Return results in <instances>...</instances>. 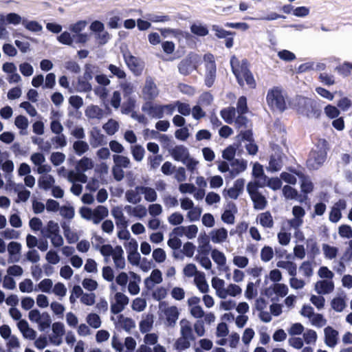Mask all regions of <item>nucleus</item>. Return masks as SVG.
I'll list each match as a JSON object with an SVG mask.
<instances>
[{
  "mask_svg": "<svg viewBox=\"0 0 352 352\" xmlns=\"http://www.w3.org/2000/svg\"><path fill=\"white\" fill-rule=\"evenodd\" d=\"M230 64L232 72L237 78L239 85L243 86L245 82L246 85L250 87H255L256 82L254 78L248 68L246 61H243L240 63L239 60L236 57L233 56L230 60Z\"/></svg>",
  "mask_w": 352,
  "mask_h": 352,
  "instance_id": "f257e3e1",
  "label": "nucleus"
},
{
  "mask_svg": "<svg viewBox=\"0 0 352 352\" xmlns=\"http://www.w3.org/2000/svg\"><path fill=\"white\" fill-rule=\"evenodd\" d=\"M100 252L104 257L106 261L111 257L116 268L124 269L126 262L124 257V250L120 245L113 247L109 244L102 245L100 248Z\"/></svg>",
  "mask_w": 352,
  "mask_h": 352,
  "instance_id": "f03ea898",
  "label": "nucleus"
},
{
  "mask_svg": "<svg viewBox=\"0 0 352 352\" xmlns=\"http://www.w3.org/2000/svg\"><path fill=\"white\" fill-rule=\"evenodd\" d=\"M266 102L272 111L283 112L287 109L285 96L279 87H274L268 90Z\"/></svg>",
  "mask_w": 352,
  "mask_h": 352,
  "instance_id": "7ed1b4c3",
  "label": "nucleus"
},
{
  "mask_svg": "<svg viewBox=\"0 0 352 352\" xmlns=\"http://www.w3.org/2000/svg\"><path fill=\"white\" fill-rule=\"evenodd\" d=\"M159 319L162 320L165 326L175 327L179 316V311L176 306H169L165 302L159 304Z\"/></svg>",
  "mask_w": 352,
  "mask_h": 352,
  "instance_id": "20e7f679",
  "label": "nucleus"
},
{
  "mask_svg": "<svg viewBox=\"0 0 352 352\" xmlns=\"http://www.w3.org/2000/svg\"><path fill=\"white\" fill-rule=\"evenodd\" d=\"M327 151L325 142L323 141L321 146H317L310 152L307 164L311 169H318L325 161Z\"/></svg>",
  "mask_w": 352,
  "mask_h": 352,
  "instance_id": "39448f33",
  "label": "nucleus"
},
{
  "mask_svg": "<svg viewBox=\"0 0 352 352\" xmlns=\"http://www.w3.org/2000/svg\"><path fill=\"white\" fill-rule=\"evenodd\" d=\"M200 62L201 57L198 54H190L179 63V71L183 75H188L197 69Z\"/></svg>",
  "mask_w": 352,
  "mask_h": 352,
  "instance_id": "423d86ee",
  "label": "nucleus"
},
{
  "mask_svg": "<svg viewBox=\"0 0 352 352\" xmlns=\"http://www.w3.org/2000/svg\"><path fill=\"white\" fill-rule=\"evenodd\" d=\"M258 188L260 186L258 182H250L247 185V190L254 204L255 208L262 210L265 207L267 201L265 197L258 192Z\"/></svg>",
  "mask_w": 352,
  "mask_h": 352,
  "instance_id": "0eeeda50",
  "label": "nucleus"
},
{
  "mask_svg": "<svg viewBox=\"0 0 352 352\" xmlns=\"http://www.w3.org/2000/svg\"><path fill=\"white\" fill-rule=\"evenodd\" d=\"M29 320L38 324L40 331H44L51 324L50 316L47 313H41L39 310L34 309L28 314Z\"/></svg>",
  "mask_w": 352,
  "mask_h": 352,
  "instance_id": "6e6552de",
  "label": "nucleus"
},
{
  "mask_svg": "<svg viewBox=\"0 0 352 352\" xmlns=\"http://www.w3.org/2000/svg\"><path fill=\"white\" fill-rule=\"evenodd\" d=\"M204 60L206 68L205 82L208 87H210L213 85L216 77V65L214 56L210 54H206L204 56Z\"/></svg>",
  "mask_w": 352,
  "mask_h": 352,
  "instance_id": "1a4fd4ad",
  "label": "nucleus"
},
{
  "mask_svg": "<svg viewBox=\"0 0 352 352\" xmlns=\"http://www.w3.org/2000/svg\"><path fill=\"white\" fill-rule=\"evenodd\" d=\"M129 297L120 292H117L111 301V311L117 314L122 311L125 307L129 304Z\"/></svg>",
  "mask_w": 352,
  "mask_h": 352,
  "instance_id": "9d476101",
  "label": "nucleus"
},
{
  "mask_svg": "<svg viewBox=\"0 0 352 352\" xmlns=\"http://www.w3.org/2000/svg\"><path fill=\"white\" fill-rule=\"evenodd\" d=\"M288 292L289 288L285 284L277 283H274L269 287L266 288L265 290V294L272 300H277V298L274 297V295L277 298H283L288 294Z\"/></svg>",
  "mask_w": 352,
  "mask_h": 352,
  "instance_id": "9b49d317",
  "label": "nucleus"
},
{
  "mask_svg": "<svg viewBox=\"0 0 352 352\" xmlns=\"http://www.w3.org/2000/svg\"><path fill=\"white\" fill-rule=\"evenodd\" d=\"M52 331L49 337L50 343L54 346H60L63 343V336L65 333L64 324L60 322L53 323Z\"/></svg>",
  "mask_w": 352,
  "mask_h": 352,
  "instance_id": "f8f14e48",
  "label": "nucleus"
},
{
  "mask_svg": "<svg viewBox=\"0 0 352 352\" xmlns=\"http://www.w3.org/2000/svg\"><path fill=\"white\" fill-rule=\"evenodd\" d=\"M163 281L162 273L159 269H154L149 276L144 280V284L146 289L152 290L156 285H160Z\"/></svg>",
  "mask_w": 352,
  "mask_h": 352,
  "instance_id": "ddd939ff",
  "label": "nucleus"
},
{
  "mask_svg": "<svg viewBox=\"0 0 352 352\" xmlns=\"http://www.w3.org/2000/svg\"><path fill=\"white\" fill-rule=\"evenodd\" d=\"M126 64L129 68L135 74L139 75L143 69V63L138 58L132 56L129 52L124 54Z\"/></svg>",
  "mask_w": 352,
  "mask_h": 352,
  "instance_id": "4468645a",
  "label": "nucleus"
},
{
  "mask_svg": "<svg viewBox=\"0 0 352 352\" xmlns=\"http://www.w3.org/2000/svg\"><path fill=\"white\" fill-rule=\"evenodd\" d=\"M335 285L333 280H320L316 282L314 290L318 294L327 295L334 290Z\"/></svg>",
  "mask_w": 352,
  "mask_h": 352,
  "instance_id": "2eb2a0df",
  "label": "nucleus"
},
{
  "mask_svg": "<svg viewBox=\"0 0 352 352\" xmlns=\"http://www.w3.org/2000/svg\"><path fill=\"white\" fill-rule=\"evenodd\" d=\"M211 257L220 271L228 272L230 270L229 267L226 265V256L223 252L214 249L211 251Z\"/></svg>",
  "mask_w": 352,
  "mask_h": 352,
  "instance_id": "dca6fc26",
  "label": "nucleus"
},
{
  "mask_svg": "<svg viewBox=\"0 0 352 352\" xmlns=\"http://www.w3.org/2000/svg\"><path fill=\"white\" fill-rule=\"evenodd\" d=\"M324 343L330 348H334L338 344L339 333L332 327L328 326L324 329Z\"/></svg>",
  "mask_w": 352,
  "mask_h": 352,
  "instance_id": "f3484780",
  "label": "nucleus"
},
{
  "mask_svg": "<svg viewBox=\"0 0 352 352\" xmlns=\"http://www.w3.org/2000/svg\"><path fill=\"white\" fill-rule=\"evenodd\" d=\"M346 208L345 200L340 199L334 204L329 213V220L333 223H337L342 217V211Z\"/></svg>",
  "mask_w": 352,
  "mask_h": 352,
  "instance_id": "a211bd4d",
  "label": "nucleus"
},
{
  "mask_svg": "<svg viewBox=\"0 0 352 352\" xmlns=\"http://www.w3.org/2000/svg\"><path fill=\"white\" fill-rule=\"evenodd\" d=\"M17 327L25 339L34 340L36 338V331L31 328L25 320L17 322Z\"/></svg>",
  "mask_w": 352,
  "mask_h": 352,
  "instance_id": "6ab92c4d",
  "label": "nucleus"
},
{
  "mask_svg": "<svg viewBox=\"0 0 352 352\" xmlns=\"http://www.w3.org/2000/svg\"><path fill=\"white\" fill-rule=\"evenodd\" d=\"M171 157L183 163L190 155L188 149L183 145H177L169 151Z\"/></svg>",
  "mask_w": 352,
  "mask_h": 352,
  "instance_id": "aec40b11",
  "label": "nucleus"
},
{
  "mask_svg": "<svg viewBox=\"0 0 352 352\" xmlns=\"http://www.w3.org/2000/svg\"><path fill=\"white\" fill-rule=\"evenodd\" d=\"M122 206H115L111 209V215L116 220V224L118 228H126L128 226V221L123 213Z\"/></svg>",
  "mask_w": 352,
  "mask_h": 352,
  "instance_id": "412c9836",
  "label": "nucleus"
},
{
  "mask_svg": "<svg viewBox=\"0 0 352 352\" xmlns=\"http://www.w3.org/2000/svg\"><path fill=\"white\" fill-rule=\"evenodd\" d=\"M237 208L234 204H228L221 214V220L226 224L232 225L235 222V214Z\"/></svg>",
  "mask_w": 352,
  "mask_h": 352,
  "instance_id": "4be33fe9",
  "label": "nucleus"
},
{
  "mask_svg": "<svg viewBox=\"0 0 352 352\" xmlns=\"http://www.w3.org/2000/svg\"><path fill=\"white\" fill-rule=\"evenodd\" d=\"M298 177L300 179V186L301 192L305 196L311 193L314 189V185L311 179L305 176L302 172L296 173Z\"/></svg>",
  "mask_w": 352,
  "mask_h": 352,
  "instance_id": "5701e85b",
  "label": "nucleus"
},
{
  "mask_svg": "<svg viewBox=\"0 0 352 352\" xmlns=\"http://www.w3.org/2000/svg\"><path fill=\"white\" fill-rule=\"evenodd\" d=\"M130 279L127 286L128 292L131 295H137L140 292L141 277L133 272H129Z\"/></svg>",
  "mask_w": 352,
  "mask_h": 352,
  "instance_id": "b1692460",
  "label": "nucleus"
},
{
  "mask_svg": "<svg viewBox=\"0 0 352 352\" xmlns=\"http://www.w3.org/2000/svg\"><path fill=\"white\" fill-rule=\"evenodd\" d=\"M124 210L129 216L134 217L140 219L144 218L147 215L146 208L144 206L140 204L135 206L126 205L124 206Z\"/></svg>",
  "mask_w": 352,
  "mask_h": 352,
  "instance_id": "393cba45",
  "label": "nucleus"
},
{
  "mask_svg": "<svg viewBox=\"0 0 352 352\" xmlns=\"http://www.w3.org/2000/svg\"><path fill=\"white\" fill-rule=\"evenodd\" d=\"M62 114L59 111H52L50 116V129L55 134L62 133L63 126L60 123Z\"/></svg>",
  "mask_w": 352,
  "mask_h": 352,
  "instance_id": "a878e982",
  "label": "nucleus"
},
{
  "mask_svg": "<svg viewBox=\"0 0 352 352\" xmlns=\"http://www.w3.org/2000/svg\"><path fill=\"white\" fill-rule=\"evenodd\" d=\"M210 236L213 243H223L228 239V232L225 228H219L212 230Z\"/></svg>",
  "mask_w": 352,
  "mask_h": 352,
  "instance_id": "bb28decb",
  "label": "nucleus"
},
{
  "mask_svg": "<svg viewBox=\"0 0 352 352\" xmlns=\"http://www.w3.org/2000/svg\"><path fill=\"white\" fill-rule=\"evenodd\" d=\"M241 293L242 289L240 286L234 283H230L227 287L225 286L218 297L221 299H226L228 296L236 297L241 295Z\"/></svg>",
  "mask_w": 352,
  "mask_h": 352,
  "instance_id": "cd10ccee",
  "label": "nucleus"
},
{
  "mask_svg": "<svg viewBox=\"0 0 352 352\" xmlns=\"http://www.w3.org/2000/svg\"><path fill=\"white\" fill-rule=\"evenodd\" d=\"M241 293L242 289L240 286L234 283H230L227 287L225 286L218 297L221 299H226L228 296L236 297L241 295Z\"/></svg>",
  "mask_w": 352,
  "mask_h": 352,
  "instance_id": "c85d7f7f",
  "label": "nucleus"
},
{
  "mask_svg": "<svg viewBox=\"0 0 352 352\" xmlns=\"http://www.w3.org/2000/svg\"><path fill=\"white\" fill-rule=\"evenodd\" d=\"M254 182H258L260 188L267 186L273 190H277L282 186L281 179L278 177H268L267 176H265L263 181L256 180Z\"/></svg>",
  "mask_w": 352,
  "mask_h": 352,
  "instance_id": "c756f323",
  "label": "nucleus"
},
{
  "mask_svg": "<svg viewBox=\"0 0 352 352\" xmlns=\"http://www.w3.org/2000/svg\"><path fill=\"white\" fill-rule=\"evenodd\" d=\"M142 94L145 99L152 100L158 96L159 91L155 84L151 80H147L143 88Z\"/></svg>",
  "mask_w": 352,
  "mask_h": 352,
  "instance_id": "7c9ffc66",
  "label": "nucleus"
},
{
  "mask_svg": "<svg viewBox=\"0 0 352 352\" xmlns=\"http://www.w3.org/2000/svg\"><path fill=\"white\" fill-rule=\"evenodd\" d=\"M21 245L15 241L10 242L8 245L9 259L11 262H18L20 258Z\"/></svg>",
  "mask_w": 352,
  "mask_h": 352,
  "instance_id": "2f4dec72",
  "label": "nucleus"
},
{
  "mask_svg": "<svg viewBox=\"0 0 352 352\" xmlns=\"http://www.w3.org/2000/svg\"><path fill=\"white\" fill-rule=\"evenodd\" d=\"M194 283L200 292L203 294L208 292L210 288L204 272H200L194 277Z\"/></svg>",
  "mask_w": 352,
  "mask_h": 352,
  "instance_id": "473e14b6",
  "label": "nucleus"
},
{
  "mask_svg": "<svg viewBox=\"0 0 352 352\" xmlns=\"http://www.w3.org/2000/svg\"><path fill=\"white\" fill-rule=\"evenodd\" d=\"M109 214L107 208L104 206H98L96 208L92 209V222L98 224L103 219Z\"/></svg>",
  "mask_w": 352,
  "mask_h": 352,
  "instance_id": "72a5a7b5",
  "label": "nucleus"
},
{
  "mask_svg": "<svg viewBox=\"0 0 352 352\" xmlns=\"http://www.w3.org/2000/svg\"><path fill=\"white\" fill-rule=\"evenodd\" d=\"M54 184L55 179L50 174L41 175L38 179V187L45 190L51 189L54 186Z\"/></svg>",
  "mask_w": 352,
  "mask_h": 352,
  "instance_id": "f704fd0d",
  "label": "nucleus"
},
{
  "mask_svg": "<svg viewBox=\"0 0 352 352\" xmlns=\"http://www.w3.org/2000/svg\"><path fill=\"white\" fill-rule=\"evenodd\" d=\"M117 324L127 332H130L135 327V321L130 318L124 317L123 315L118 316Z\"/></svg>",
  "mask_w": 352,
  "mask_h": 352,
  "instance_id": "c9c22d12",
  "label": "nucleus"
},
{
  "mask_svg": "<svg viewBox=\"0 0 352 352\" xmlns=\"http://www.w3.org/2000/svg\"><path fill=\"white\" fill-rule=\"evenodd\" d=\"M4 17L5 23L6 25H12L14 26L23 25L25 20V17L15 12H10L4 14Z\"/></svg>",
  "mask_w": 352,
  "mask_h": 352,
  "instance_id": "e433bc0d",
  "label": "nucleus"
},
{
  "mask_svg": "<svg viewBox=\"0 0 352 352\" xmlns=\"http://www.w3.org/2000/svg\"><path fill=\"white\" fill-rule=\"evenodd\" d=\"M256 221L265 228H272L274 226L273 217L270 212L259 214L256 217Z\"/></svg>",
  "mask_w": 352,
  "mask_h": 352,
  "instance_id": "4c0bfd02",
  "label": "nucleus"
},
{
  "mask_svg": "<svg viewBox=\"0 0 352 352\" xmlns=\"http://www.w3.org/2000/svg\"><path fill=\"white\" fill-rule=\"evenodd\" d=\"M0 167L3 173L4 177H10L13 175L14 170V164L10 159H0Z\"/></svg>",
  "mask_w": 352,
  "mask_h": 352,
  "instance_id": "58836bf2",
  "label": "nucleus"
},
{
  "mask_svg": "<svg viewBox=\"0 0 352 352\" xmlns=\"http://www.w3.org/2000/svg\"><path fill=\"white\" fill-rule=\"evenodd\" d=\"M276 266L279 268L287 270L291 276H295L296 275L297 265L292 261L280 260L276 263Z\"/></svg>",
  "mask_w": 352,
  "mask_h": 352,
  "instance_id": "ea45409f",
  "label": "nucleus"
},
{
  "mask_svg": "<svg viewBox=\"0 0 352 352\" xmlns=\"http://www.w3.org/2000/svg\"><path fill=\"white\" fill-rule=\"evenodd\" d=\"M232 170L230 173L235 177L239 173L245 171L248 167V162L244 160H235L231 164Z\"/></svg>",
  "mask_w": 352,
  "mask_h": 352,
  "instance_id": "a19ab883",
  "label": "nucleus"
},
{
  "mask_svg": "<svg viewBox=\"0 0 352 352\" xmlns=\"http://www.w3.org/2000/svg\"><path fill=\"white\" fill-rule=\"evenodd\" d=\"M153 326V316L151 314H147L146 316L143 317L142 320L140 322V331L142 333H148L152 329Z\"/></svg>",
  "mask_w": 352,
  "mask_h": 352,
  "instance_id": "79ce46f5",
  "label": "nucleus"
},
{
  "mask_svg": "<svg viewBox=\"0 0 352 352\" xmlns=\"http://www.w3.org/2000/svg\"><path fill=\"white\" fill-rule=\"evenodd\" d=\"M190 32L198 36H206L208 34V27L201 22H195L190 25Z\"/></svg>",
  "mask_w": 352,
  "mask_h": 352,
  "instance_id": "37998d69",
  "label": "nucleus"
},
{
  "mask_svg": "<svg viewBox=\"0 0 352 352\" xmlns=\"http://www.w3.org/2000/svg\"><path fill=\"white\" fill-rule=\"evenodd\" d=\"M282 167V155L280 154L272 155L270 157L269 166L267 169L271 172H276Z\"/></svg>",
  "mask_w": 352,
  "mask_h": 352,
  "instance_id": "c03bdc74",
  "label": "nucleus"
},
{
  "mask_svg": "<svg viewBox=\"0 0 352 352\" xmlns=\"http://www.w3.org/2000/svg\"><path fill=\"white\" fill-rule=\"evenodd\" d=\"M141 194L140 190L138 189V186L135 189L127 190L125 193V198L128 202L137 204L142 200Z\"/></svg>",
  "mask_w": 352,
  "mask_h": 352,
  "instance_id": "a18cd8bd",
  "label": "nucleus"
},
{
  "mask_svg": "<svg viewBox=\"0 0 352 352\" xmlns=\"http://www.w3.org/2000/svg\"><path fill=\"white\" fill-rule=\"evenodd\" d=\"M67 180L71 183H76L79 182L81 183H86L87 182V177L81 171L71 170L67 174Z\"/></svg>",
  "mask_w": 352,
  "mask_h": 352,
  "instance_id": "49530a36",
  "label": "nucleus"
},
{
  "mask_svg": "<svg viewBox=\"0 0 352 352\" xmlns=\"http://www.w3.org/2000/svg\"><path fill=\"white\" fill-rule=\"evenodd\" d=\"M331 306L337 312L342 311L346 306V296H339L334 297L331 302Z\"/></svg>",
  "mask_w": 352,
  "mask_h": 352,
  "instance_id": "de8ad7c7",
  "label": "nucleus"
},
{
  "mask_svg": "<svg viewBox=\"0 0 352 352\" xmlns=\"http://www.w3.org/2000/svg\"><path fill=\"white\" fill-rule=\"evenodd\" d=\"M85 116L91 119H101L103 116V111L96 105H90L85 110Z\"/></svg>",
  "mask_w": 352,
  "mask_h": 352,
  "instance_id": "09e8293b",
  "label": "nucleus"
},
{
  "mask_svg": "<svg viewBox=\"0 0 352 352\" xmlns=\"http://www.w3.org/2000/svg\"><path fill=\"white\" fill-rule=\"evenodd\" d=\"M138 189L144 195L146 201L154 202L157 200V195L155 189L146 186H138Z\"/></svg>",
  "mask_w": 352,
  "mask_h": 352,
  "instance_id": "8fccbe9b",
  "label": "nucleus"
},
{
  "mask_svg": "<svg viewBox=\"0 0 352 352\" xmlns=\"http://www.w3.org/2000/svg\"><path fill=\"white\" fill-rule=\"evenodd\" d=\"M63 229L64 236L66 238V240L68 242V243L72 244L78 241L79 235L75 230H73L69 226H63Z\"/></svg>",
  "mask_w": 352,
  "mask_h": 352,
  "instance_id": "3c124183",
  "label": "nucleus"
},
{
  "mask_svg": "<svg viewBox=\"0 0 352 352\" xmlns=\"http://www.w3.org/2000/svg\"><path fill=\"white\" fill-rule=\"evenodd\" d=\"M93 167V160L89 157H84L77 162L76 170L83 173L92 169Z\"/></svg>",
  "mask_w": 352,
  "mask_h": 352,
  "instance_id": "603ef678",
  "label": "nucleus"
},
{
  "mask_svg": "<svg viewBox=\"0 0 352 352\" xmlns=\"http://www.w3.org/2000/svg\"><path fill=\"white\" fill-rule=\"evenodd\" d=\"M41 232L45 236L48 238L49 235H54L60 232L59 226L58 223L50 221L46 227L41 230Z\"/></svg>",
  "mask_w": 352,
  "mask_h": 352,
  "instance_id": "864d4df0",
  "label": "nucleus"
},
{
  "mask_svg": "<svg viewBox=\"0 0 352 352\" xmlns=\"http://www.w3.org/2000/svg\"><path fill=\"white\" fill-rule=\"evenodd\" d=\"M322 252L327 259L332 260L337 257L339 249L337 247L329 244L322 245Z\"/></svg>",
  "mask_w": 352,
  "mask_h": 352,
  "instance_id": "5fc2aeb1",
  "label": "nucleus"
},
{
  "mask_svg": "<svg viewBox=\"0 0 352 352\" xmlns=\"http://www.w3.org/2000/svg\"><path fill=\"white\" fill-rule=\"evenodd\" d=\"M113 160L115 165L124 168H130L131 164L130 159L122 155H113Z\"/></svg>",
  "mask_w": 352,
  "mask_h": 352,
  "instance_id": "6e6d98bb",
  "label": "nucleus"
},
{
  "mask_svg": "<svg viewBox=\"0 0 352 352\" xmlns=\"http://www.w3.org/2000/svg\"><path fill=\"white\" fill-rule=\"evenodd\" d=\"M23 27L28 31L32 32H40L43 30V26L36 21H30L27 18H25Z\"/></svg>",
  "mask_w": 352,
  "mask_h": 352,
  "instance_id": "4d7b16f0",
  "label": "nucleus"
},
{
  "mask_svg": "<svg viewBox=\"0 0 352 352\" xmlns=\"http://www.w3.org/2000/svg\"><path fill=\"white\" fill-rule=\"evenodd\" d=\"M88 23L85 20H80L74 23H72L69 26V31L74 34V35H77L80 34L87 27Z\"/></svg>",
  "mask_w": 352,
  "mask_h": 352,
  "instance_id": "13d9d810",
  "label": "nucleus"
},
{
  "mask_svg": "<svg viewBox=\"0 0 352 352\" xmlns=\"http://www.w3.org/2000/svg\"><path fill=\"white\" fill-rule=\"evenodd\" d=\"M131 153L136 162H141L144 157L145 150L141 145H133L131 146Z\"/></svg>",
  "mask_w": 352,
  "mask_h": 352,
  "instance_id": "bf43d9fd",
  "label": "nucleus"
},
{
  "mask_svg": "<svg viewBox=\"0 0 352 352\" xmlns=\"http://www.w3.org/2000/svg\"><path fill=\"white\" fill-rule=\"evenodd\" d=\"M179 324L181 336L193 339L192 328L190 322L186 319H182Z\"/></svg>",
  "mask_w": 352,
  "mask_h": 352,
  "instance_id": "052dcab7",
  "label": "nucleus"
},
{
  "mask_svg": "<svg viewBox=\"0 0 352 352\" xmlns=\"http://www.w3.org/2000/svg\"><path fill=\"white\" fill-rule=\"evenodd\" d=\"M282 192L286 199H298L300 197L296 189L288 185L283 186Z\"/></svg>",
  "mask_w": 352,
  "mask_h": 352,
  "instance_id": "680f3d73",
  "label": "nucleus"
},
{
  "mask_svg": "<svg viewBox=\"0 0 352 352\" xmlns=\"http://www.w3.org/2000/svg\"><path fill=\"white\" fill-rule=\"evenodd\" d=\"M19 289L23 293H32L37 289L34 288L33 281L30 278H25L19 285Z\"/></svg>",
  "mask_w": 352,
  "mask_h": 352,
  "instance_id": "e2e57ef3",
  "label": "nucleus"
},
{
  "mask_svg": "<svg viewBox=\"0 0 352 352\" xmlns=\"http://www.w3.org/2000/svg\"><path fill=\"white\" fill-rule=\"evenodd\" d=\"M302 339L307 344H314L318 339L317 333L313 329H307L302 335Z\"/></svg>",
  "mask_w": 352,
  "mask_h": 352,
  "instance_id": "0e129e2a",
  "label": "nucleus"
},
{
  "mask_svg": "<svg viewBox=\"0 0 352 352\" xmlns=\"http://www.w3.org/2000/svg\"><path fill=\"white\" fill-rule=\"evenodd\" d=\"M103 135L98 129H93L91 131V144L93 146H98L103 142Z\"/></svg>",
  "mask_w": 352,
  "mask_h": 352,
  "instance_id": "69168bd1",
  "label": "nucleus"
},
{
  "mask_svg": "<svg viewBox=\"0 0 352 352\" xmlns=\"http://www.w3.org/2000/svg\"><path fill=\"white\" fill-rule=\"evenodd\" d=\"M252 175L254 178L257 180L263 181L265 176L263 167L261 164L258 162L253 164Z\"/></svg>",
  "mask_w": 352,
  "mask_h": 352,
  "instance_id": "338daca9",
  "label": "nucleus"
},
{
  "mask_svg": "<svg viewBox=\"0 0 352 352\" xmlns=\"http://www.w3.org/2000/svg\"><path fill=\"white\" fill-rule=\"evenodd\" d=\"M211 285L212 288L215 290L217 296H219L221 291L225 288L226 282L224 280L215 276L212 278Z\"/></svg>",
  "mask_w": 352,
  "mask_h": 352,
  "instance_id": "774afa93",
  "label": "nucleus"
}]
</instances>
